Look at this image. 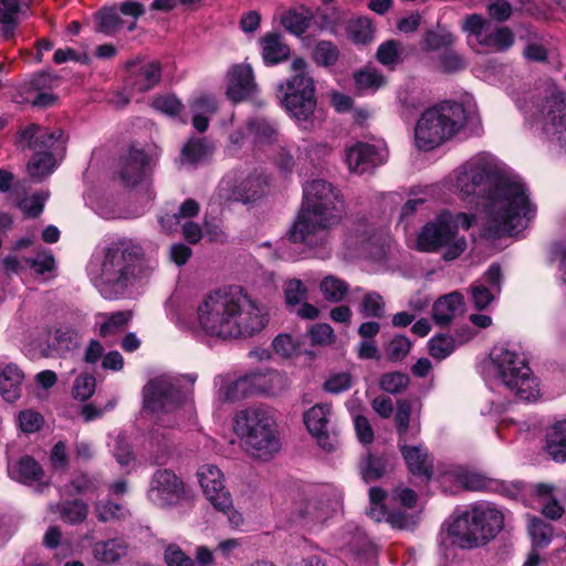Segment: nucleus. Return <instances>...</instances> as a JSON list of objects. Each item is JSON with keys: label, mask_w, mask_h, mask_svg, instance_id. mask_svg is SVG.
<instances>
[{"label": "nucleus", "mask_w": 566, "mask_h": 566, "mask_svg": "<svg viewBox=\"0 0 566 566\" xmlns=\"http://www.w3.org/2000/svg\"><path fill=\"white\" fill-rule=\"evenodd\" d=\"M455 188L465 197L480 198L485 214V234L512 235L524 230L536 214L527 188L518 177L504 175L495 160L476 155L455 171Z\"/></svg>", "instance_id": "nucleus-1"}, {"label": "nucleus", "mask_w": 566, "mask_h": 566, "mask_svg": "<svg viewBox=\"0 0 566 566\" xmlns=\"http://www.w3.org/2000/svg\"><path fill=\"white\" fill-rule=\"evenodd\" d=\"M266 312L240 287L219 289L197 306V323L208 336L220 339L251 337L268 324Z\"/></svg>", "instance_id": "nucleus-2"}, {"label": "nucleus", "mask_w": 566, "mask_h": 566, "mask_svg": "<svg viewBox=\"0 0 566 566\" xmlns=\"http://www.w3.org/2000/svg\"><path fill=\"white\" fill-rule=\"evenodd\" d=\"M144 408L158 418L157 427L149 436L150 448H156L155 463H164L168 457L170 436L161 431V427L179 426L187 416L195 413L190 392H182L180 379L161 375L150 379L143 389Z\"/></svg>", "instance_id": "nucleus-3"}, {"label": "nucleus", "mask_w": 566, "mask_h": 566, "mask_svg": "<svg viewBox=\"0 0 566 566\" xmlns=\"http://www.w3.org/2000/svg\"><path fill=\"white\" fill-rule=\"evenodd\" d=\"M345 216V201L340 191L323 179L307 181L303 186V201L296 221L290 231V240L313 245L316 237L324 240L327 231Z\"/></svg>", "instance_id": "nucleus-4"}, {"label": "nucleus", "mask_w": 566, "mask_h": 566, "mask_svg": "<svg viewBox=\"0 0 566 566\" xmlns=\"http://www.w3.org/2000/svg\"><path fill=\"white\" fill-rule=\"evenodd\" d=\"M144 250L130 239H120L105 248L103 256L94 258L88 273L105 298H116L140 272Z\"/></svg>", "instance_id": "nucleus-5"}, {"label": "nucleus", "mask_w": 566, "mask_h": 566, "mask_svg": "<svg viewBox=\"0 0 566 566\" xmlns=\"http://www.w3.org/2000/svg\"><path fill=\"white\" fill-rule=\"evenodd\" d=\"M233 429L247 453L268 461L281 449L273 411L264 406H253L235 415Z\"/></svg>", "instance_id": "nucleus-6"}, {"label": "nucleus", "mask_w": 566, "mask_h": 566, "mask_svg": "<svg viewBox=\"0 0 566 566\" xmlns=\"http://www.w3.org/2000/svg\"><path fill=\"white\" fill-rule=\"evenodd\" d=\"M503 513L489 502L472 504L448 526V535L454 545L473 548L484 545L502 530Z\"/></svg>", "instance_id": "nucleus-7"}, {"label": "nucleus", "mask_w": 566, "mask_h": 566, "mask_svg": "<svg viewBox=\"0 0 566 566\" xmlns=\"http://www.w3.org/2000/svg\"><path fill=\"white\" fill-rule=\"evenodd\" d=\"M467 114L462 104L443 102L426 109L415 127V144L429 151L457 136L465 126Z\"/></svg>", "instance_id": "nucleus-8"}, {"label": "nucleus", "mask_w": 566, "mask_h": 566, "mask_svg": "<svg viewBox=\"0 0 566 566\" xmlns=\"http://www.w3.org/2000/svg\"><path fill=\"white\" fill-rule=\"evenodd\" d=\"M491 363L496 378L514 396L525 401L538 397V382L523 353L504 346L495 347L491 354Z\"/></svg>", "instance_id": "nucleus-9"}, {"label": "nucleus", "mask_w": 566, "mask_h": 566, "mask_svg": "<svg viewBox=\"0 0 566 566\" xmlns=\"http://www.w3.org/2000/svg\"><path fill=\"white\" fill-rule=\"evenodd\" d=\"M473 214L444 211L440 213L434 222L427 223L418 237V249L424 252L437 251L446 247V260H454L467 249V240L458 237V229L461 227L468 230L474 222Z\"/></svg>", "instance_id": "nucleus-10"}, {"label": "nucleus", "mask_w": 566, "mask_h": 566, "mask_svg": "<svg viewBox=\"0 0 566 566\" xmlns=\"http://www.w3.org/2000/svg\"><path fill=\"white\" fill-rule=\"evenodd\" d=\"M291 70L294 75L285 84H280L279 97L292 117L298 123H307L316 107L314 82L305 72L306 62L303 59H294Z\"/></svg>", "instance_id": "nucleus-11"}, {"label": "nucleus", "mask_w": 566, "mask_h": 566, "mask_svg": "<svg viewBox=\"0 0 566 566\" xmlns=\"http://www.w3.org/2000/svg\"><path fill=\"white\" fill-rule=\"evenodd\" d=\"M532 94V105H520L525 113H531L539 117L543 132L549 137H556L558 140L566 135V94L556 87H549L545 91L542 98Z\"/></svg>", "instance_id": "nucleus-12"}, {"label": "nucleus", "mask_w": 566, "mask_h": 566, "mask_svg": "<svg viewBox=\"0 0 566 566\" xmlns=\"http://www.w3.org/2000/svg\"><path fill=\"white\" fill-rule=\"evenodd\" d=\"M200 486L212 506L227 515L229 524L233 528L243 525L242 514L234 510L230 492L224 485V476L221 470L213 464H203L198 470Z\"/></svg>", "instance_id": "nucleus-13"}, {"label": "nucleus", "mask_w": 566, "mask_h": 566, "mask_svg": "<svg viewBox=\"0 0 566 566\" xmlns=\"http://www.w3.org/2000/svg\"><path fill=\"white\" fill-rule=\"evenodd\" d=\"M337 502V491L332 485L311 486L294 501L293 514L305 525L324 523Z\"/></svg>", "instance_id": "nucleus-14"}, {"label": "nucleus", "mask_w": 566, "mask_h": 566, "mask_svg": "<svg viewBox=\"0 0 566 566\" xmlns=\"http://www.w3.org/2000/svg\"><path fill=\"white\" fill-rule=\"evenodd\" d=\"M266 186L268 181L261 174L243 177L231 172L221 179L212 199L220 206L233 201L254 202L264 196Z\"/></svg>", "instance_id": "nucleus-15"}, {"label": "nucleus", "mask_w": 566, "mask_h": 566, "mask_svg": "<svg viewBox=\"0 0 566 566\" xmlns=\"http://www.w3.org/2000/svg\"><path fill=\"white\" fill-rule=\"evenodd\" d=\"M462 30L488 51L504 52L514 43V34L507 27H493L491 21L481 14L467 15Z\"/></svg>", "instance_id": "nucleus-16"}, {"label": "nucleus", "mask_w": 566, "mask_h": 566, "mask_svg": "<svg viewBox=\"0 0 566 566\" xmlns=\"http://www.w3.org/2000/svg\"><path fill=\"white\" fill-rule=\"evenodd\" d=\"M144 12L143 4L136 1L123 2L118 8L104 7L94 14L96 30L106 35H114L126 25L128 31H133L136 19Z\"/></svg>", "instance_id": "nucleus-17"}, {"label": "nucleus", "mask_w": 566, "mask_h": 566, "mask_svg": "<svg viewBox=\"0 0 566 566\" xmlns=\"http://www.w3.org/2000/svg\"><path fill=\"white\" fill-rule=\"evenodd\" d=\"M387 157V147L381 142L376 144L358 142L346 149L348 169L358 175L371 172L382 165Z\"/></svg>", "instance_id": "nucleus-18"}, {"label": "nucleus", "mask_w": 566, "mask_h": 566, "mask_svg": "<svg viewBox=\"0 0 566 566\" xmlns=\"http://www.w3.org/2000/svg\"><path fill=\"white\" fill-rule=\"evenodd\" d=\"M126 86L137 93H146L157 86L161 80L160 62L136 56L125 64Z\"/></svg>", "instance_id": "nucleus-19"}, {"label": "nucleus", "mask_w": 566, "mask_h": 566, "mask_svg": "<svg viewBox=\"0 0 566 566\" xmlns=\"http://www.w3.org/2000/svg\"><path fill=\"white\" fill-rule=\"evenodd\" d=\"M182 493L184 483L172 471H156L148 492L151 502L159 506L171 505L179 501Z\"/></svg>", "instance_id": "nucleus-20"}, {"label": "nucleus", "mask_w": 566, "mask_h": 566, "mask_svg": "<svg viewBox=\"0 0 566 566\" xmlns=\"http://www.w3.org/2000/svg\"><path fill=\"white\" fill-rule=\"evenodd\" d=\"M332 416V406L317 403L304 413V423L310 433L315 437L319 447L326 451L335 448V438L329 434L328 424Z\"/></svg>", "instance_id": "nucleus-21"}, {"label": "nucleus", "mask_w": 566, "mask_h": 566, "mask_svg": "<svg viewBox=\"0 0 566 566\" xmlns=\"http://www.w3.org/2000/svg\"><path fill=\"white\" fill-rule=\"evenodd\" d=\"M63 132L57 128L50 130L36 124H31L20 133L21 142L28 144L35 154L51 153L63 146Z\"/></svg>", "instance_id": "nucleus-22"}, {"label": "nucleus", "mask_w": 566, "mask_h": 566, "mask_svg": "<svg viewBox=\"0 0 566 566\" xmlns=\"http://www.w3.org/2000/svg\"><path fill=\"white\" fill-rule=\"evenodd\" d=\"M256 85L253 71L249 64H235L228 71L227 96L233 102H241L253 94Z\"/></svg>", "instance_id": "nucleus-23"}, {"label": "nucleus", "mask_w": 566, "mask_h": 566, "mask_svg": "<svg viewBox=\"0 0 566 566\" xmlns=\"http://www.w3.org/2000/svg\"><path fill=\"white\" fill-rule=\"evenodd\" d=\"M148 157L142 149L130 148L119 161L118 177L126 187H134L146 177Z\"/></svg>", "instance_id": "nucleus-24"}, {"label": "nucleus", "mask_w": 566, "mask_h": 566, "mask_svg": "<svg viewBox=\"0 0 566 566\" xmlns=\"http://www.w3.org/2000/svg\"><path fill=\"white\" fill-rule=\"evenodd\" d=\"M9 476L23 484H39L48 486V482H43L45 476L41 464L30 455H23L19 460H11L8 463Z\"/></svg>", "instance_id": "nucleus-25"}, {"label": "nucleus", "mask_w": 566, "mask_h": 566, "mask_svg": "<svg viewBox=\"0 0 566 566\" xmlns=\"http://www.w3.org/2000/svg\"><path fill=\"white\" fill-rule=\"evenodd\" d=\"M399 447L409 471L430 480L433 471L427 449L422 444L408 446L406 441L399 442Z\"/></svg>", "instance_id": "nucleus-26"}, {"label": "nucleus", "mask_w": 566, "mask_h": 566, "mask_svg": "<svg viewBox=\"0 0 566 566\" xmlns=\"http://www.w3.org/2000/svg\"><path fill=\"white\" fill-rule=\"evenodd\" d=\"M426 95L423 91L413 82H407L397 91V109L401 117L409 118L413 116L424 104Z\"/></svg>", "instance_id": "nucleus-27"}, {"label": "nucleus", "mask_w": 566, "mask_h": 566, "mask_svg": "<svg viewBox=\"0 0 566 566\" xmlns=\"http://www.w3.org/2000/svg\"><path fill=\"white\" fill-rule=\"evenodd\" d=\"M92 554L96 562L103 565H114L128 554V544L123 538L98 541L92 546Z\"/></svg>", "instance_id": "nucleus-28"}, {"label": "nucleus", "mask_w": 566, "mask_h": 566, "mask_svg": "<svg viewBox=\"0 0 566 566\" xmlns=\"http://www.w3.org/2000/svg\"><path fill=\"white\" fill-rule=\"evenodd\" d=\"M24 374L14 364L7 365L0 373V395L8 402L21 397Z\"/></svg>", "instance_id": "nucleus-29"}, {"label": "nucleus", "mask_w": 566, "mask_h": 566, "mask_svg": "<svg viewBox=\"0 0 566 566\" xmlns=\"http://www.w3.org/2000/svg\"><path fill=\"white\" fill-rule=\"evenodd\" d=\"M463 312V296L458 292L440 297L433 305L432 316L437 324L447 325Z\"/></svg>", "instance_id": "nucleus-30"}, {"label": "nucleus", "mask_w": 566, "mask_h": 566, "mask_svg": "<svg viewBox=\"0 0 566 566\" xmlns=\"http://www.w3.org/2000/svg\"><path fill=\"white\" fill-rule=\"evenodd\" d=\"M262 57L266 65H275L290 55V48L279 33H266L260 39Z\"/></svg>", "instance_id": "nucleus-31"}, {"label": "nucleus", "mask_w": 566, "mask_h": 566, "mask_svg": "<svg viewBox=\"0 0 566 566\" xmlns=\"http://www.w3.org/2000/svg\"><path fill=\"white\" fill-rule=\"evenodd\" d=\"M312 19V10L303 4H298L282 13L281 23L292 34L302 35L307 30Z\"/></svg>", "instance_id": "nucleus-32"}, {"label": "nucleus", "mask_w": 566, "mask_h": 566, "mask_svg": "<svg viewBox=\"0 0 566 566\" xmlns=\"http://www.w3.org/2000/svg\"><path fill=\"white\" fill-rule=\"evenodd\" d=\"M251 387L252 395H274L282 386L283 379L276 371L269 370L265 373L247 374Z\"/></svg>", "instance_id": "nucleus-33"}, {"label": "nucleus", "mask_w": 566, "mask_h": 566, "mask_svg": "<svg viewBox=\"0 0 566 566\" xmlns=\"http://www.w3.org/2000/svg\"><path fill=\"white\" fill-rule=\"evenodd\" d=\"M546 450L555 461H566V420L552 426L546 437Z\"/></svg>", "instance_id": "nucleus-34"}, {"label": "nucleus", "mask_w": 566, "mask_h": 566, "mask_svg": "<svg viewBox=\"0 0 566 566\" xmlns=\"http://www.w3.org/2000/svg\"><path fill=\"white\" fill-rule=\"evenodd\" d=\"M50 511L60 513L61 518L69 524H78L85 521L88 506L81 500L67 501L63 504H50Z\"/></svg>", "instance_id": "nucleus-35"}, {"label": "nucleus", "mask_w": 566, "mask_h": 566, "mask_svg": "<svg viewBox=\"0 0 566 566\" xmlns=\"http://www.w3.org/2000/svg\"><path fill=\"white\" fill-rule=\"evenodd\" d=\"M552 492L553 485L551 484L538 483L533 486V493L538 499V502L543 506L542 513L551 520H556L563 515L564 509L552 496Z\"/></svg>", "instance_id": "nucleus-36"}, {"label": "nucleus", "mask_w": 566, "mask_h": 566, "mask_svg": "<svg viewBox=\"0 0 566 566\" xmlns=\"http://www.w3.org/2000/svg\"><path fill=\"white\" fill-rule=\"evenodd\" d=\"M354 81L356 88L361 93H374L386 84V77L373 66H365L355 72Z\"/></svg>", "instance_id": "nucleus-37"}, {"label": "nucleus", "mask_w": 566, "mask_h": 566, "mask_svg": "<svg viewBox=\"0 0 566 566\" xmlns=\"http://www.w3.org/2000/svg\"><path fill=\"white\" fill-rule=\"evenodd\" d=\"M319 291L325 301L340 303L349 292V284L335 275H326L319 283Z\"/></svg>", "instance_id": "nucleus-38"}, {"label": "nucleus", "mask_w": 566, "mask_h": 566, "mask_svg": "<svg viewBox=\"0 0 566 566\" xmlns=\"http://www.w3.org/2000/svg\"><path fill=\"white\" fill-rule=\"evenodd\" d=\"M376 57L381 65L395 70L403 61L402 44L397 40H387L378 46Z\"/></svg>", "instance_id": "nucleus-39"}, {"label": "nucleus", "mask_w": 566, "mask_h": 566, "mask_svg": "<svg viewBox=\"0 0 566 566\" xmlns=\"http://www.w3.org/2000/svg\"><path fill=\"white\" fill-rule=\"evenodd\" d=\"M223 401L233 402L253 396L247 375L222 385L218 391Z\"/></svg>", "instance_id": "nucleus-40"}, {"label": "nucleus", "mask_w": 566, "mask_h": 566, "mask_svg": "<svg viewBox=\"0 0 566 566\" xmlns=\"http://www.w3.org/2000/svg\"><path fill=\"white\" fill-rule=\"evenodd\" d=\"M457 38L447 30H430L423 35L422 48L426 51L443 52L453 46Z\"/></svg>", "instance_id": "nucleus-41"}, {"label": "nucleus", "mask_w": 566, "mask_h": 566, "mask_svg": "<svg viewBox=\"0 0 566 566\" xmlns=\"http://www.w3.org/2000/svg\"><path fill=\"white\" fill-rule=\"evenodd\" d=\"M98 317L104 319L99 325V335L102 337H107L122 332L130 321L132 313L123 311L112 313L111 315L99 314Z\"/></svg>", "instance_id": "nucleus-42"}, {"label": "nucleus", "mask_w": 566, "mask_h": 566, "mask_svg": "<svg viewBox=\"0 0 566 566\" xmlns=\"http://www.w3.org/2000/svg\"><path fill=\"white\" fill-rule=\"evenodd\" d=\"M211 154V147L203 138L190 139L181 149V160L190 165L203 160Z\"/></svg>", "instance_id": "nucleus-43"}, {"label": "nucleus", "mask_w": 566, "mask_h": 566, "mask_svg": "<svg viewBox=\"0 0 566 566\" xmlns=\"http://www.w3.org/2000/svg\"><path fill=\"white\" fill-rule=\"evenodd\" d=\"M200 210L199 203L193 199L185 200L177 213L172 216L161 217L159 222L166 231H171L175 226L179 224L182 218H192L198 214Z\"/></svg>", "instance_id": "nucleus-44"}, {"label": "nucleus", "mask_w": 566, "mask_h": 566, "mask_svg": "<svg viewBox=\"0 0 566 566\" xmlns=\"http://www.w3.org/2000/svg\"><path fill=\"white\" fill-rule=\"evenodd\" d=\"M55 167L54 156L51 153L35 154L28 165V172L34 179H42L50 175Z\"/></svg>", "instance_id": "nucleus-45"}, {"label": "nucleus", "mask_w": 566, "mask_h": 566, "mask_svg": "<svg viewBox=\"0 0 566 566\" xmlns=\"http://www.w3.org/2000/svg\"><path fill=\"white\" fill-rule=\"evenodd\" d=\"M248 130L254 136L259 143H271L277 136V127L275 123L265 118H255L248 124Z\"/></svg>", "instance_id": "nucleus-46"}, {"label": "nucleus", "mask_w": 566, "mask_h": 566, "mask_svg": "<svg viewBox=\"0 0 566 566\" xmlns=\"http://www.w3.org/2000/svg\"><path fill=\"white\" fill-rule=\"evenodd\" d=\"M95 513L101 522L125 520L129 511L125 506L111 501H101L95 505Z\"/></svg>", "instance_id": "nucleus-47"}, {"label": "nucleus", "mask_w": 566, "mask_h": 566, "mask_svg": "<svg viewBox=\"0 0 566 566\" xmlns=\"http://www.w3.org/2000/svg\"><path fill=\"white\" fill-rule=\"evenodd\" d=\"M453 475L457 482L465 490L482 491L486 490L490 485L484 475L465 469L455 470Z\"/></svg>", "instance_id": "nucleus-48"}, {"label": "nucleus", "mask_w": 566, "mask_h": 566, "mask_svg": "<svg viewBox=\"0 0 566 566\" xmlns=\"http://www.w3.org/2000/svg\"><path fill=\"white\" fill-rule=\"evenodd\" d=\"M528 531L530 535L532 536L534 548H544L552 541L553 528L549 524L545 523L541 518H532Z\"/></svg>", "instance_id": "nucleus-49"}, {"label": "nucleus", "mask_w": 566, "mask_h": 566, "mask_svg": "<svg viewBox=\"0 0 566 566\" xmlns=\"http://www.w3.org/2000/svg\"><path fill=\"white\" fill-rule=\"evenodd\" d=\"M99 485L101 483L97 478L80 474L71 481L70 485L66 488V493L69 495L93 494L99 489Z\"/></svg>", "instance_id": "nucleus-50"}, {"label": "nucleus", "mask_w": 566, "mask_h": 566, "mask_svg": "<svg viewBox=\"0 0 566 566\" xmlns=\"http://www.w3.org/2000/svg\"><path fill=\"white\" fill-rule=\"evenodd\" d=\"M409 376L401 371H391L384 374L379 379V386L389 394H399L409 385Z\"/></svg>", "instance_id": "nucleus-51"}, {"label": "nucleus", "mask_w": 566, "mask_h": 566, "mask_svg": "<svg viewBox=\"0 0 566 566\" xmlns=\"http://www.w3.org/2000/svg\"><path fill=\"white\" fill-rule=\"evenodd\" d=\"M338 57V49L331 41H319L313 52L314 61L323 66L334 65Z\"/></svg>", "instance_id": "nucleus-52"}, {"label": "nucleus", "mask_w": 566, "mask_h": 566, "mask_svg": "<svg viewBox=\"0 0 566 566\" xmlns=\"http://www.w3.org/2000/svg\"><path fill=\"white\" fill-rule=\"evenodd\" d=\"M428 346L430 355L438 360H442L454 350L455 342L451 336L440 334L432 337Z\"/></svg>", "instance_id": "nucleus-53"}, {"label": "nucleus", "mask_w": 566, "mask_h": 566, "mask_svg": "<svg viewBox=\"0 0 566 566\" xmlns=\"http://www.w3.org/2000/svg\"><path fill=\"white\" fill-rule=\"evenodd\" d=\"M385 301L377 292H368L363 296L360 312L366 317L380 318L384 316Z\"/></svg>", "instance_id": "nucleus-54"}, {"label": "nucleus", "mask_w": 566, "mask_h": 566, "mask_svg": "<svg viewBox=\"0 0 566 566\" xmlns=\"http://www.w3.org/2000/svg\"><path fill=\"white\" fill-rule=\"evenodd\" d=\"M496 294L484 283L475 282L471 285V300L476 310H485L494 301Z\"/></svg>", "instance_id": "nucleus-55"}, {"label": "nucleus", "mask_w": 566, "mask_h": 566, "mask_svg": "<svg viewBox=\"0 0 566 566\" xmlns=\"http://www.w3.org/2000/svg\"><path fill=\"white\" fill-rule=\"evenodd\" d=\"M349 38L357 44H365L373 39L374 30L368 19L355 20L348 29Z\"/></svg>", "instance_id": "nucleus-56"}, {"label": "nucleus", "mask_w": 566, "mask_h": 566, "mask_svg": "<svg viewBox=\"0 0 566 566\" xmlns=\"http://www.w3.org/2000/svg\"><path fill=\"white\" fill-rule=\"evenodd\" d=\"M307 335L312 345L327 346L335 342V333L331 325L326 323H317L311 326Z\"/></svg>", "instance_id": "nucleus-57"}, {"label": "nucleus", "mask_w": 566, "mask_h": 566, "mask_svg": "<svg viewBox=\"0 0 566 566\" xmlns=\"http://www.w3.org/2000/svg\"><path fill=\"white\" fill-rule=\"evenodd\" d=\"M95 377L88 374L77 376L73 385V397L81 401H85L92 397L95 391Z\"/></svg>", "instance_id": "nucleus-58"}, {"label": "nucleus", "mask_w": 566, "mask_h": 566, "mask_svg": "<svg viewBox=\"0 0 566 566\" xmlns=\"http://www.w3.org/2000/svg\"><path fill=\"white\" fill-rule=\"evenodd\" d=\"M285 302L289 306L298 305L307 297V289L298 279H291L285 284Z\"/></svg>", "instance_id": "nucleus-59"}, {"label": "nucleus", "mask_w": 566, "mask_h": 566, "mask_svg": "<svg viewBox=\"0 0 566 566\" xmlns=\"http://www.w3.org/2000/svg\"><path fill=\"white\" fill-rule=\"evenodd\" d=\"M24 263L38 274L51 272L55 265L54 258L48 250L39 252L34 258H25Z\"/></svg>", "instance_id": "nucleus-60"}, {"label": "nucleus", "mask_w": 566, "mask_h": 566, "mask_svg": "<svg viewBox=\"0 0 566 566\" xmlns=\"http://www.w3.org/2000/svg\"><path fill=\"white\" fill-rule=\"evenodd\" d=\"M151 107L169 116H175L182 109V104L174 95H159L151 101Z\"/></svg>", "instance_id": "nucleus-61"}, {"label": "nucleus", "mask_w": 566, "mask_h": 566, "mask_svg": "<svg viewBox=\"0 0 566 566\" xmlns=\"http://www.w3.org/2000/svg\"><path fill=\"white\" fill-rule=\"evenodd\" d=\"M164 558L168 566H195V560L176 544L166 547Z\"/></svg>", "instance_id": "nucleus-62"}, {"label": "nucleus", "mask_w": 566, "mask_h": 566, "mask_svg": "<svg viewBox=\"0 0 566 566\" xmlns=\"http://www.w3.org/2000/svg\"><path fill=\"white\" fill-rule=\"evenodd\" d=\"M439 64L447 73L458 72L465 66L464 59L452 48L441 52L439 55Z\"/></svg>", "instance_id": "nucleus-63"}, {"label": "nucleus", "mask_w": 566, "mask_h": 566, "mask_svg": "<svg viewBox=\"0 0 566 566\" xmlns=\"http://www.w3.org/2000/svg\"><path fill=\"white\" fill-rule=\"evenodd\" d=\"M48 198L45 193H34L31 197L21 199L18 203L19 208L29 217H38L44 208Z\"/></svg>", "instance_id": "nucleus-64"}]
</instances>
